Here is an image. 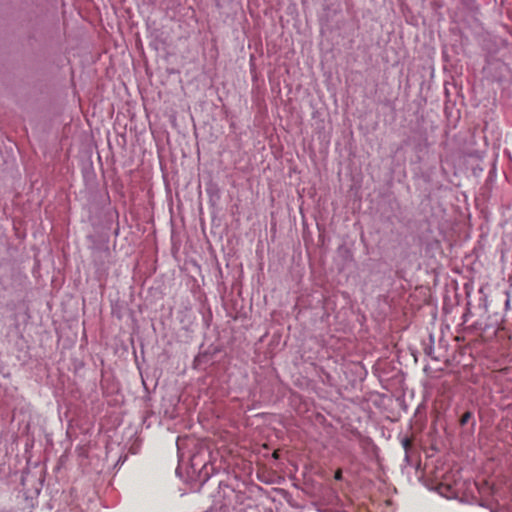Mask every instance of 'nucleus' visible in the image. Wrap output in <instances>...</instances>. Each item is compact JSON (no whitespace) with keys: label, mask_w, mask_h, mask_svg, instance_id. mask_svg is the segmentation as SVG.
I'll list each match as a JSON object with an SVG mask.
<instances>
[{"label":"nucleus","mask_w":512,"mask_h":512,"mask_svg":"<svg viewBox=\"0 0 512 512\" xmlns=\"http://www.w3.org/2000/svg\"><path fill=\"white\" fill-rule=\"evenodd\" d=\"M334 478H335V480H337V481L342 480V470H341V469H338V470L335 472Z\"/></svg>","instance_id":"nucleus-3"},{"label":"nucleus","mask_w":512,"mask_h":512,"mask_svg":"<svg viewBox=\"0 0 512 512\" xmlns=\"http://www.w3.org/2000/svg\"><path fill=\"white\" fill-rule=\"evenodd\" d=\"M196 458H197L196 456H193V458H192V466H193V467L196 465V464H195Z\"/></svg>","instance_id":"nucleus-5"},{"label":"nucleus","mask_w":512,"mask_h":512,"mask_svg":"<svg viewBox=\"0 0 512 512\" xmlns=\"http://www.w3.org/2000/svg\"><path fill=\"white\" fill-rule=\"evenodd\" d=\"M448 489H449V487H448V486H444V485H440V486L438 487V491H439V493H440L441 495L446 496V497H448V496L444 493V490H448Z\"/></svg>","instance_id":"nucleus-4"},{"label":"nucleus","mask_w":512,"mask_h":512,"mask_svg":"<svg viewBox=\"0 0 512 512\" xmlns=\"http://www.w3.org/2000/svg\"><path fill=\"white\" fill-rule=\"evenodd\" d=\"M401 444H402L403 448L405 449V451L407 453L409 448L411 447V440L408 437H404L401 440Z\"/></svg>","instance_id":"nucleus-2"},{"label":"nucleus","mask_w":512,"mask_h":512,"mask_svg":"<svg viewBox=\"0 0 512 512\" xmlns=\"http://www.w3.org/2000/svg\"><path fill=\"white\" fill-rule=\"evenodd\" d=\"M472 416H473L472 412H470V411L465 412V413L461 416V418H460V425H461V426L466 425V424L470 421V419L472 418Z\"/></svg>","instance_id":"nucleus-1"}]
</instances>
